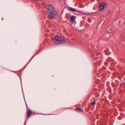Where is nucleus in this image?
<instances>
[{
	"label": "nucleus",
	"mask_w": 125,
	"mask_h": 125,
	"mask_svg": "<svg viewBox=\"0 0 125 125\" xmlns=\"http://www.w3.org/2000/svg\"><path fill=\"white\" fill-rule=\"evenodd\" d=\"M47 14L51 19L53 18L55 16V13L54 10V8L51 5H49L47 6L46 9Z\"/></svg>",
	"instance_id": "obj_2"
},
{
	"label": "nucleus",
	"mask_w": 125,
	"mask_h": 125,
	"mask_svg": "<svg viewBox=\"0 0 125 125\" xmlns=\"http://www.w3.org/2000/svg\"><path fill=\"white\" fill-rule=\"evenodd\" d=\"M26 107L27 109L26 113L27 114V118L28 119L31 116L32 113V112L30 109H28V108H27V106H26Z\"/></svg>",
	"instance_id": "obj_4"
},
{
	"label": "nucleus",
	"mask_w": 125,
	"mask_h": 125,
	"mask_svg": "<svg viewBox=\"0 0 125 125\" xmlns=\"http://www.w3.org/2000/svg\"><path fill=\"white\" fill-rule=\"evenodd\" d=\"M96 104V102H92L91 103V104L93 105H94Z\"/></svg>",
	"instance_id": "obj_8"
},
{
	"label": "nucleus",
	"mask_w": 125,
	"mask_h": 125,
	"mask_svg": "<svg viewBox=\"0 0 125 125\" xmlns=\"http://www.w3.org/2000/svg\"><path fill=\"white\" fill-rule=\"evenodd\" d=\"M112 31V29L111 28H109L107 29V33H110Z\"/></svg>",
	"instance_id": "obj_6"
},
{
	"label": "nucleus",
	"mask_w": 125,
	"mask_h": 125,
	"mask_svg": "<svg viewBox=\"0 0 125 125\" xmlns=\"http://www.w3.org/2000/svg\"><path fill=\"white\" fill-rule=\"evenodd\" d=\"M69 10L70 11L73 12H75L76 10L75 9L72 8H70L69 9Z\"/></svg>",
	"instance_id": "obj_7"
},
{
	"label": "nucleus",
	"mask_w": 125,
	"mask_h": 125,
	"mask_svg": "<svg viewBox=\"0 0 125 125\" xmlns=\"http://www.w3.org/2000/svg\"><path fill=\"white\" fill-rule=\"evenodd\" d=\"M106 6L107 4L106 3L104 2H102L100 4L98 8V10L100 11H102L106 7Z\"/></svg>",
	"instance_id": "obj_3"
},
{
	"label": "nucleus",
	"mask_w": 125,
	"mask_h": 125,
	"mask_svg": "<svg viewBox=\"0 0 125 125\" xmlns=\"http://www.w3.org/2000/svg\"><path fill=\"white\" fill-rule=\"evenodd\" d=\"M75 17L73 16H71L70 17V21L73 22L75 20Z\"/></svg>",
	"instance_id": "obj_5"
},
{
	"label": "nucleus",
	"mask_w": 125,
	"mask_h": 125,
	"mask_svg": "<svg viewBox=\"0 0 125 125\" xmlns=\"http://www.w3.org/2000/svg\"><path fill=\"white\" fill-rule=\"evenodd\" d=\"M75 110L76 111H77V110H79V111H83V110H82L80 108H78H78H75Z\"/></svg>",
	"instance_id": "obj_9"
},
{
	"label": "nucleus",
	"mask_w": 125,
	"mask_h": 125,
	"mask_svg": "<svg viewBox=\"0 0 125 125\" xmlns=\"http://www.w3.org/2000/svg\"><path fill=\"white\" fill-rule=\"evenodd\" d=\"M52 41L54 43L56 44H59L64 43L65 39L61 36L56 35L52 38Z\"/></svg>",
	"instance_id": "obj_1"
},
{
	"label": "nucleus",
	"mask_w": 125,
	"mask_h": 125,
	"mask_svg": "<svg viewBox=\"0 0 125 125\" xmlns=\"http://www.w3.org/2000/svg\"><path fill=\"white\" fill-rule=\"evenodd\" d=\"M14 72H15V71H14Z\"/></svg>",
	"instance_id": "obj_10"
}]
</instances>
